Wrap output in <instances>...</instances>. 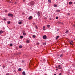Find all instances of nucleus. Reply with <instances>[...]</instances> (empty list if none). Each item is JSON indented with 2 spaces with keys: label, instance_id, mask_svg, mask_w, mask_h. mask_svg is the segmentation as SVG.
Segmentation results:
<instances>
[{
  "label": "nucleus",
  "instance_id": "1",
  "mask_svg": "<svg viewBox=\"0 0 75 75\" xmlns=\"http://www.w3.org/2000/svg\"><path fill=\"white\" fill-rule=\"evenodd\" d=\"M8 16L9 17H13V15L11 13H9Z\"/></svg>",
  "mask_w": 75,
  "mask_h": 75
},
{
  "label": "nucleus",
  "instance_id": "2",
  "mask_svg": "<svg viewBox=\"0 0 75 75\" xmlns=\"http://www.w3.org/2000/svg\"><path fill=\"white\" fill-rule=\"evenodd\" d=\"M34 2L33 1H32L30 2V4L31 5V6H34Z\"/></svg>",
  "mask_w": 75,
  "mask_h": 75
},
{
  "label": "nucleus",
  "instance_id": "3",
  "mask_svg": "<svg viewBox=\"0 0 75 75\" xmlns=\"http://www.w3.org/2000/svg\"><path fill=\"white\" fill-rule=\"evenodd\" d=\"M43 39H44V40H46L47 39V36H46V35H44L43 36Z\"/></svg>",
  "mask_w": 75,
  "mask_h": 75
},
{
  "label": "nucleus",
  "instance_id": "4",
  "mask_svg": "<svg viewBox=\"0 0 75 75\" xmlns=\"http://www.w3.org/2000/svg\"><path fill=\"white\" fill-rule=\"evenodd\" d=\"M37 14L38 15V17H39V16H41V14H40V13L39 12H37Z\"/></svg>",
  "mask_w": 75,
  "mask_h": 75
},
{
  "label": "nucleus",
  "instance_id": "5",
  "mask_svg": "<svg viewBox=\"0 0 75 75\" xmlns=\"http://www.w3.org/2000/svg\"><path fill=\"white\" fill-rule=\"evenodd\" d=\"M33 19V16H30L28 18L29 20H31V19Z\"/></svg>",
  "mask_w": 75,
  "mask_h": 75
},
{
  "label": "nucleus",
  "instance_id": "6",
  "mask_svg": "<svg viewBox=\"0 0 75 75\" xmlns=\"http://www.w3.org/2000/svg\"><path fill=\"white\" fill-rule=\"evenodd\" d=\"M4 33V31L2 30H1L0 31V34H2Z\"/></svg>",
  "mask_w": 75,
  "mask_h": 75
},
{
  "label": "nucleus",
  "instance_id": "7",
  "mask_svg": "<svg viewBox=\"0 0 75 75\" xmlns=\"http://www.w3.org/2000/svg\"><path fill=\"white\" fill-rule=\"evenodd\" d=\"M23 75H25V71H23L22 73Z\"/></svg>",
  "mask_w": 75,
  "mask_h": 75
},
{
  "label": "nucleus",
  "instance_id": "8",
  "mask_svg": "<svg viewBox=\"0 0 75 75\" xmlns=\"http://www.w3.org/2000/svg\"><path fill=\"white\" fill-rule=\"evenodd\" d=\"M69 44H70L71 45H74L72 44V43L71 42V41H69Z\"/></svg>",
  "mask_w": 75,
  "mask_h": 75
},
{
  "label": "nucleus",
  "instance_id": "9",
  "mask_svg": "<svg viewBox=\"0 0 75 75\" xmlns=\"http://www.w3.org/2000/svg\"><path fill=\"white\" fill-rule=\"evenodd\" d=\"M59 36H57L56 37V40H57V39H58L59 38Z\"/></svg>",
  "mask_w": 75,
  "mask_h": 75
},
{
  "label": "nucleus",
  "instance_id": "10",
  "mask_svg": "<svg viewBox=\"0 0 75 75\" xmlns=\"http://www.w3.org/2000/svg\"><path fill=\"white\" fill-rule=\"evenodd\" d=\"M54 7H58V5H57L56 4H54Z\"/></svg>",
  "mask_w": 75,
  "mask_h": 75
},
{
  "label": "nucleus",
  "instance_id": "11",
  "mask_svg": "<svg viewBox=\"0 0 75 75\" xmlns=\"http://www.w3.org/2000/svg\"><path fill=\"white\" fill-rule=\"evenodd\" d=\"M72 3H73L71 1L69 3V4L71 5V4H72Z\"/></svg>",
  "mask_w": 75,
  "mask_h": 75
},
{
  "label": "nucleus",
  "instance_id": "12",
  "mask_svg": "<svg viewBox=\"0 0 75 75\" xmlns=\"http://www.w3.org/2000/svg\"><path fill=\"white\" fill-rule=\"evenodd\" d=\"M47 27L48 28H50V25H47Z\"/></svg>",
  "mask_w": 75,
  "mask_h": 75
},
{
  "label": "nucleus",
  "instance_id": "13",
  "mask_svg": "<svg viewBox=\"0 0 75 75\" xmlns=\"http://www.w3.org/2000/svg\"><path fill=\"white\" fill-rule=\"evenodd\" d=\"M19 47L20 48H23V46L22 45H20L19 46Z\"/></svg>",
  "mask_w": 75,
  "mask_h": 75
},
{
  "label": "nucleus",
  "instance_id": "14",
  "mask_svg": "<svg viewBox=\"0 0 75 75\" xmlns=\"http://www.w3.org/2000/svg\"><path fill=\"white\" fill-rule=\"evenodd\" d=\"M56 11H57V12H60V10L58 9Z\"/></svg>",
  "mask_w": 75,
  "mask_h": 75
},
{
  "label": "nucleus",
  "instance_id": "15",
  "mask_svg": "<svg viewBox=\"0 0 75 75\" xmlns=\"http://www.w3.org/2000/svg\"><path fill=\"white\" fill-rule=\"evenodd\" d=\"M35 28L36 29V30H37V29H38V27L37 26V25H36L35 26Z\"/></svg>",
  "mask_w": 75,
  "mask_h": 75
},
{
  "label": "nucleus",
  "instance_id": "16",
  "mask_svg": "<svg viewBox=\"0 0 75 75\" xmlns=\"http://www.w3.org/2000/svg\"><path fill=\"white\" fill-rule=\"evenodd\" d=\"M20 37L21 38V39H22V38H23L24 37H23V36H20Z\"/></svg>",
  "mask_w": 75,
  "mask_h": 75
},
{
  "label": "nucleus",
  "instance_id": "17",
  "mask_svg": "<svg viewBox=\"0 0 75 75\" xmlns=\"http://www.w3.org/2000/svg\"><path fill=\"white\" fill-rule=\"evenodd\" d=\"M48 2L49 3H51V0H48Z\"/></svg>",
  "mask_w": 75,
  "mask_h": 75
},
{
  "label": "nucleus",
  "instance_id": "18",
  "mask_svg": "<svg viewBox=\"0 0 75 75\" xmlns=\"http://www.w3.org/2000/svg\"><path fill=\"white\" fill-rule=\"evenodd\" d=\"M18 71H21V68H19L18 69Z\"/></svg>",
  "mask_w": 75,
  "mask_h": 75
},
{
  "label": "nucleus",
  "instance_id": "19",
  "mask_svg": "<svg viewBox=\"0 0 75 75\" xmlns=\"http://www.w3.org/2000/svg\"><path fill=\"white\" fill-rule=\"evenodd\" d=\"M63 57V54H61L60 55V57Z\"/></svg>",
  "mask_w": 75,
  "mask_h": 75
},
{
  "label": "nucleus",
  "instance_id": "20",
  "mask_svg": "<svg viewBox=\"0 0 75 75\" xmlns=\"http://www.w3.org/2000/svg\"><path fill=\"white\" fill-rule=\"evenodd\" d=\"M33 38H35V37H36V36L35 35H33Z\"/></svg>",
  "mask_w": 75,
  "mask_h": 75
},
{
  "label": "nucleus",
  "instance_id": "21",
  "mask_svg": "<svg viewBox=\"0 0 75 75\" xmlns=\"http://www.w3.org/2000/svg\"><path fill=\"white\" fill-rule=\"evenodd\" d=\"M68 33V30H66V32H65V33Z\"/></svg>",
  "mask_w": 75,
  "mask_h": 75
},
{
  "label": "nucleus",
  "instance_id": "22",
  "mask_svg": "<svg viewBox=\"0 0 75 75\" xmlns=\"http://www.w3.org/2000/svg\"><path fill=\"white\" fill-rule=\"evenodd\" d=\"M23 35H26V33H23Z\"/></svg>",
  "mask_w": 75,
  "mask_h": 75
},
{
  "label": "nucleus",
  "instance_id": "23",
  "mask_svg": "<svg viewBox=\"0 0 75 75\" xmlns=\"http://www.w3.org/2000/svg\"><path fill=\"white\" fill-rule=\"evenodd\" d=\"M22 22H18L19 24H21V23Z\"/></svg>",
  "mask_w": 75,
  "mask_h": 75
},
{
  "label": "nucleus",
  "instance_id": "24",
  "mask_svg": "<svg viewBox=\"0 0 75 75\" xmlns=\"http://www.w3.org/2000/svg\"><path fill=\"white\" fill-rule=\"evenodd\" d=\"M10 21H9L8 22V24H10Z\"/></svg>",
  "mask_w": 75,
  "mask_h": 75
},
{
  "label": "nucleus",
  "instance_id": "25",
  "mask_svg": "<svg viewBox=\"0 0 75 75\" xmlns=\"http://www.w3.org/2000/svg\"><path fill=\"white\" fill-rule=\"evenodd\" d=\"M22 33H25V31H24V30H23L22 31Z\"/></svg>",
  "mask_w": 75,
  "mask_h": 75
},
{
  "label": "nucleus",
  "instance_id": "26",
  "mask_svg": "<svg viewBox=\"0 0 75 75\" xmlns=\"http://www.w3.org/2000/svg\"><path fill=\"white\" fill-rule=\"evenodd\" d=\"M43 45H46V43H43Z\"/></svg>",
  "mask_w": 75,
  "mask_h": 75
},
{
  "label": "nucleus",
  "instance_id": "27",
  "mask_svg": "<svg viewBox=\"0 0 75 75\" xmlns=\"http://www.w3.org/2000/svg\"><path fill=\"white\" fill-rule=\"evenodd\" d=\"M67 15H68V16H70V13H67Z\"/></svg>",
  "mask_w": 75,
  "mask_h": 75
},
{
  "label": "nucleus",
  "instance_id": "28",
  "mask_svg": "<svg viewBox=\"0 0 75 75\" xmlns=\"http://www.w3.org/2000/svg\"><path fill=\"white\" fill-rule=\"evenodd\" d=\"M26 42H27V43H29V40H28Z\"/></svg>",
  "mask_w": 75,
  "mask_h": 75
},
{
  "label": "nucleus",
  "instance_id": "29",
  "mask_svg": "<svg viewBox=\"0 0 75 75\" xmlns=\"http://www.w3.org/2000/svg\"><path fill=\"white\" fill-rule=\"evenodd\" d=\"M10 46L11 47H12V46H13V44H10Z\"/></svg>",
  "mask_w": 75,
  "mask_h": 75
},
{
  "label": "nucleus",
  "instance_id": "30",
  "mask_svg": "<svg viewBox=\"0 0 75 75\" xmlns=\"http://www.w3.org/2000/svg\"><path fill=\"white\" fill-rule=\"evenodd\" d=\"M58 67L59 68L60 67H61V65H58Z\"/></svg>",
  "mask_w": 75,
  "mask_h": 75
},
{
  "label": "nucleus",
  "instance_id": "31",
  "mask_svg": "<svg viewBox=\"0 0 75 75\" xmlns=\"http://www.w3.org/2000/svg\"><path fill=\"white\" fill-rule=\"evenodd\" d=\"M37 45H39V44H40V43H37L36 44Z\"/></svg>",
  "mask_w": 75,
  "mask_h": 75
},
{
  "label": "nucleus",
  "instance_id": "32",
  "mask_svg": "<svg viewBox=\"0 0 75 75\" xmlns=\"http://www.w3.org/2000/svg\"><path fill=\"white\" fill-rule=\"evenodd\" d=\"M58 19V17H56V19Z\"/></svg>",
  "mask_w": 75,
  "mask_h": 75
},
{
  "label": "nucleus",
  "instance_id": "33",
  "mask_svg": "<svg viewBox=\"0 0 75 75\" xmlns=\"http://www.w3.org/2000/svg\"><path fill=\"white\" fill-rule=\"evenodd\" d=\"M58 69H62V68L61 67H59Z\"/></svg>",
  "mask_w": 75,
  "mask_h": 75
},
{
  "label": "nucleus",
  "instance_id": "34",
  "mask_svg": "<svg viewBox=\"0 0 75 75\" xmlns=\"http://www.w3.org/2000/svg\"><path fill=\"white\" fill-rule=\"evenodd\" d=\"M2 67H3V68H5V66H4V65Z\"/></svg>",
  "mask_w": 75,
  "mask_h": 75
},
{
  "label": "nucleus",
  "instance_id": "35",
  "mask_svg": "<svg viewBox=\"0 0 75 75\" xmlns=\"http://www.w3.org/2000/svg\"><path fill=\"white\" fill-rule=\"evenodd\" d=\"M6 75H10V74L9 73H7Z\"/></svg>",
  "mask_w": 75,
  "mask_h": 75
},
{
  "label": "nucleus",
  "instance_id": "36",
  "mask_svg": "<svg viewBox=\"0 0 75 75\" xmlns=\"http://www.w3.org/2000/svg\"><path fill=\"white\" fill-rule=\"evenodd\" d=\"M70 41H71V43H73V41H72V40H71Z\"/></svg>",
  "mask_w": 75,
  "mask_h": 75
},
{
  "label": "nucleus",
  "instance_id": "37",
  "mask_svg": "<svg viewBox=\"0 0 75 75\" xmlns=\"http://www.w3.org/2000/svg\"><path fill=\"white\" fill-rule=\"evenodd\" d=\"M56 68H57V69H58V68H59V67H56Z\"/></svg>",
  "mask_w": 75,
  "mask_h": 75
},
{
  "label": "nucleus",
  "instance_id": "38",
  "mask_svg": "<svg viewBox=\"0 0 75 75\" xmlns=\"http://www.w3.org/2000/svg\"><path fill=\"white\" fill-rule=\"evenodd\" d=\"M62 75V73H60L59 75Z\"/></svg>",
  "mask_w": 75,
  "mask_h": 75
},
{
  "label": "nucleus",
  "instance_id": "39",
  "mask_svg": "<svg viewBox=\"0 0 75 75\" xmlns=\"http://www.w3.org/2000/svg\"><path fill=\"white\" fill-rule=\"evenodd\" d=\"M43 61H45V59H43Z\"/></svg>",
  "mask_w": 75,
  "mask_h": 75
},
{
  "label": "nucleus",
  "instance_id": "40",
  "mask_svg": "<svg viewBox=\"0 0 75 75\" xmlns=\"http://www.w3.org/2000/svg\"><path fill=\"white\" fill-rule=\"evenodd\" d=\"M25 0H23V2H25Z\"/></svg>",
  "mask_w": 75,
  "mask_h": 75
},
{
  "label": "nucleus",
  "instance_id": "41",
  "mask_svg": "<svg viewBox=\"0 0 75 75\" xmlns=\"http://www.w3.org/2000/svg\"><path fill=\"white\" fill-rule=\"evenodd\" d=\"M49 20H51V18H49Z\"/></svg>",
  "mask_w": 75,
  "mask_h": 75
},
{
  "label": "nucleus",
  "instance_id": "42",
  "mask_svg": "<svg viewBox=\"0 0 75 75\" xmlns=\"http://www.w3.org/2000/svg\"><path fill=\"white\" fill-rule=\"evenodd\" d=\"M43 30H45V28H44L43 29Z\"/></svg>",
  "mask_w": 75,
  "mask_h": 75
},
{
  "label": "nucleus",
  "instance_id": "43",
  "mask_svg": "<svg viewBox=\"0 0 75 75\" xmlns=\"http://www.w3.org/2000/svg\"><path fill=\"white\" fill-rule=\"evenodd\" d=\"M74 4H75V2H74Z\"/></svg>",
  "mask_w": 75,
  "mask_h": 75
},
{
  "label": "nucleus",
  "instance_id": "44",
  "mask_svg": "<svg viewBox=\"0 0 75 75\" xmlns=\"http://www.w3.org/2000/svg\"><path fill=\"white\" fill-rule=\"evenodd\" d=\"M43 28H45V26H43Z\"/></svg>",
  "mask_w": 75,
  "mask_h": 75
},
{
  "label": "nucleus",
  "instance_id": "45",
  "mask_svg": "<svg viewBox=\"0 0 75 75\" xmlns=\"http://www.w3.org/2000/svg\"><path fill=\"white\" fill-rule=\"evenodd\" d=\"M18 54H21V53H19Z\"/></svg>",
  "mask_w": 75,
  "mask_h": 75
},
{
  "label": "nucleus",
  "instance_id": "46",
  "mask_svg": "<svg viewBox=\"0 0 75 75\" xmlns=\"http://www.w3.org/2000/svg\"><path fill=\"white\" fill-rule=\"evenodd\" d=\"M45 75H47V74H45Z\"/></svg>",
  "mask_w": 75,
  "mask_h": 75
},
{
  "label": "nucleus",
  "instance_id": "47",
  "mask_svg": "<svg viewBox=\"0 0 75 75\" xmlns=\"http://www.w3.org/2000/svg\"><path fill=\"white\" fill-rule=\"evenodd\" d=\"M56 71H58V69H56Z\"/></svg>",
  "mask_w": 75,
  "mask_h": 75
},
{
  "label": "nucleus",
  "instance_id": "48",
  "mask_svg": "<svg viewBox=\"0 0 75 75\" xmlns=\"http://www.w3.org/2000/svg\"><path fill=\"white\" fill-rule=\"evenodd\" d=\"M54 75H57L56 74H54Z\"/></svg>",
  "mask_w": 75,
  "mask_h": 75
},
{
  "label": "nucleus",
  "instance_id": "49",
  "mask_svg": "<svg viewBox=\"0 0 75 75\" xmlns=\"http://www.w3.org/2000/svg\"><path fill=\"white\" fill-rule=\"evenodd\" d=\"M58 30H59V29H58L57 31H58Z\"/></svg>",
  "mask_w": 75,
  "mask_h": 75
},
{
  "label": "nucleus",
  "instance_id": "50",
  "mask_svg": "<svg viewBox=\"0 0 75 75\" xmlns=\"http://www.w3.org/2000/svg\"><path fill=\"white\" fill-rule=\"evenodd\" d=\"M74 40H75V38L74 39Z\"/></svg>",
  "mask_w": 75,
  "mask_h": 75
},
{
  "label": "nucleus",
  "instance_id": "51",
  "mask_svg": "<svg viewBox=\"0 0 75 75\" xmlns=\"http://www.w3.org/2000/svg\"><path fill=\"white\" fill-rule=\"evenodd\" d=\"M74 11H75V9H74Z\"/></svg>",
  "mask_w": 75,
  "mask_h": 75
},
{
  "label": "nucleus",
  "instance_id": "52",
  "mask_svg": "<svg viewBox=\"0 0 75 75\" xmlns=\"http://www.w3.org/2000/svg\"><path fill=\"white\" fill-rule=\"evenodd\" d=\"M4 20H6V19H5Z\"/></svg>",
  "mask_w": 75,
  "mask_h": 75
}]
</instances>
